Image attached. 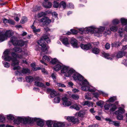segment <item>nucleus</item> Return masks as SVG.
<instances>
[{
	"label": "nucleus",
	"mask_w": 127,
	"mask_h": 127,
	"mask_svg": "<svg viewBox=\"0 0 127 127\" xmlns=\"http://www.w3.org/2000/svg\"><path fill=\"white\" fill-rule=\"evenodd\" d=\"M11 55L13 58L8 55L4 57V59L5 61H10L12 60V63L11 65L12 66L14 67L13 69L14 70L17 69H20V67L18 65L19 64V61L17 60V58H18L20 59H22L24 58V55H20L16 54L14 52H12L11 53Z\"/></svg>",
	"instance_id": "nucleus-1"
},
{
	"label": "nucleus",
	"mask_w": 127,
	"mask_h": 127,
	"mask_svg": "<svg viewBox=\"0 0 127 127\" xmlns=\"http://www.w3.org/2000/svg\"><path fill=\"white\" fill-rule=\"evenodd\" d=\"M13 34L12 31H8L5 32L4 34L0 33V42H1L6 39L7 38L9 37Z\"/></svg>",
	"instance_id": "nucleus-2"
},
{
	"label": "nucleus",
	"mask_w": 127,
	"mask_h": 127,
	"mask_svg": "<svg viewBox=\"0 0 127 127\" xmlns=\"http://www.w3.org/2000/svg\"><path fill=\"white\" fill-rule=\"evenodd\" d=\"M71 75H72V77L74 79L76 80H78L80 74L72 69L69 70L68 72L65 74V76L66 77H69Z\"/></svg>",
	"instance_id": "nucleus-3"
},
{
	"label": "nucleus",
	"mask_w": 127,
	"mask_h": 127,
	"mask_svg": "<svg viewBox=\"0 0 127 127\" xmlns=\"http://www.w3.org/2000/svg\"><path fill=\"white\" fill-rule=\"evenodd\" d=\"M46 38L42 36L41 39L37 41L38 44L42 47L41 50L43 52L47 50L48 49L44 40V39H45Z\"/></svg>",
	"instance_id": "nucleus-4"
},
{
	"label": "nucleus",
	"mask_w": 127,
	"mask_h": 127,
	"mask_svg": "<svg viewBox=\"0 0 127 127\" xmlns=\"http://www.w3.org/2000/svg\"><path fill=\"white\" fill-rule=\"evenodd\" d=\"M22 123L23 124H26L28 123H32L34 121H37V119L36 118H22Z\"/></svg>",
	"instance_id": "nucleus-5"
},
{
	"label": "nucleus",
	"mask_w": 127,
	"mask_h": 127,
	"mask_svg": "<svg viewBox=\"0 0 127 127\" xmlns=\"http://www.w3.org/2000/svg\"><path fill=\"white\" fill-rule=\"evenodd\" d=\"M63 105L64 106H69L71 104V102L69 100V98L67 96L63 97L62 99Z\"/></svg>",
	"instance_id": "nucleus-6"
},
{
	"label": "nucleus",
	"mask_w": 127,
	"mask_h": 127,
	"mask_svg": "<svg viewBox=\"0 0 127 127\" xmlns=\"http://www.w3.org/2000/svg\"><path fill=\"white\" fill-rule=\"evenodd\" d=\"M39 22L42 23L44 25H47L51 22V20L48 17H44L40 20Z\"/></svg>",
	"instance_id": "nucleus-7"
},
{
	"label": "nucleus",
	"mask_w": 127,
	"mask_h": 127,
	"mask_svg": "<svg viewBox=\"0 0 127 127\" xmlns=\"http://www.w3.org/2000/svg\"><path fill=\"white\" fill-rule=\"evenodd\" d=\"M96 32L94 33V35L97 37H99L101 36V32L105 29V28L103 27H101L99 29L96 28Z\"/></svg>",
	"instance_id": "nucleus-8"
},
{
	"label": "nucleus",
	"mask_w": 127,
	"mask_h": 127,
	"mask_svg": "<svg viewBox=\"0 0 127 127\" xmlns=\"http://www.w3.org/2000/svg\"><path fill=\"white\" fill-rule=\"evenodd\" d=\"M15 73L17 74H18L19 73L22 74H25L27 73H30V71L28 69L23 68L21 70L17 71L15 72Z\"/></svg>",
	"instance_id": "nucleus-9"
},
{
	"label": "nucleus",
	"mask_w": 127,
	"mask_h": 127,
	"mask_svg": "<svg viewBox=\"0 0 127 127\" xmlns=\"http://www.w3.org/2000/svg\"><path fill=\"white\" fill-rule=\"evenodd\" d=\"M67 120L71 122L73 124H78L79 123V121L78 119L75 118L73 117H68L66 119Z\"/></svg>",
	"instance_id": "nucleus-10"
},
{
	"label": "nucleus",
	"mask_w": 127,
	"mask_h": 127,
	"mask_svg": "<svg viewBox=\"0 0 127 127\" xmlns=\"http://www.w3.org/2000/svg\"><path fill=\"white\" fill-rule=\"evenodd\" d=\"M47 93H50V95L52 97H54L57 95L56 92L54 89L48 88L47 90Z\"/></svg>",
	"instance_id": "nucleus-11"
},
{
	"label": "nucleus",
	"mask_w": 127,
	"mask_h": 127,
	"mask_svg": "<svg viewBox=\"0 0 127 127\" xmlns=\"http://www.w3.org/2000/svg\"><path fill=\"white\" fill-rule=\"evenodd\" d=\"M81 48L85 50H88L92 47V45L90 44H81L80 45Z\"/></svg>",
	"instance_id": "nucleus-12"
},
{
	"label": "nucleus",
	"mask_w": 127,
	"mask_h": 127,
	"mask_svg": "<svg viewBox=\"0 0 127 127\" xmlns=\"http://www.w3.org/2000/svg\"><path fill=\"white\" fill-rule=\"evenodd\" d=\"M11 42L14 45H17L18 44V41L16 37L15 36L12 37L11 39Z\"/></svg>",
	"instance_id": "nucleus-13"
},
{
	"label": "nucleus",
	"mask_w": 127,
	"mask_h": 127,
	"mask_svg": "<svg viewBox=\"0 0 127 127\" xmlns=\"http://www.w3.org/2000/svg\"><path fill=\"white\" fill-rule=\"evenodd\" d=\"M70 43L72 46L74 48H77V42L76 39L75 38L72 39L70 42Z\"/></svg>",
	"instance_id": "nucleus-14"
},
{
	"label": "nucleus",
	"mask_w": 127,
	"mask_h": 127,
	"mask_svg": "<svg viewBox=\"0 0 127 127\" xmlns=\"http://www.w3.org/2000/svg\"><path fill=\"white\" fill-rule=\"evenodd\" d=\"M35 85L39 87H42L43 88H46V86L43 83L39 81H36L35 82Z\"/></svg>",
	"instance_id": "nucleus-15"
},
{
	"label": "nucleus",
	"mask_w": 127,
	"mask_h": 127,
	"mask_svg": "<svg viewBox=\"0 0 127 127\" xmlns=\"http://www.w3.org/2000/svg\"><path fill=\"white\" fill-rule=\"evenodd\" d=\"M50 58L46 55L43 56L42 58V60H40V61L44 65H46V64L44 62V61H47L48 62L50 61Z\"/></svg>",
	"instance_id": "nucleus-16"
},
{
	"label": "nucleus",
	"mask_w": 127,
	"mask_h": 127,
	"mask_svg": "<svg viewBox=\"0 0 127 127\" xmlns=\"http://www.w3.org/2000/svg\"><path fill=\"white\" fill-rule=\"evenodd\" d=\"M96 29L92 27H89L87 28L86 31L88 33H93L94 31H95L94 33L96 32Z\"/></svg>",
	"instance_id": "nucleus-17"
},
{
	"label": "nucleus",
	"mask_w": 127,
	"mask_h": 127,
	"mask_svg": "<svg viewBox=\"0 0 127 127\" xmlns=\"http://www.w3.org/2000/svg\"><path fill=\"white\" fill-rule=\"evenodd\" d=\"M70 70L69 69L68 67L66 66H63L61 70V72L62 73H65L64 75L65 76V74Z\"/></svg>",
	"instance_id": "nucleus-18"
},
{
	"label": "nucleus",
	"mask_w": 127,
	"mask_h": 127,
	"mask_svg": "<svg viewBox=\"0 0 127 127\" xmlns=\"http://www.w3.org/2000/svg\"><path fill=\"white\" fill-rule=\"evenodd\" d=\"M81 107V106L80 105L76 103L71 106L70 108H73L77 110H79L80 109Z\"/></svg>",
	"instance_id": "nucleus-19"
},
{
	"label": "nucleus",
	"mask_w": 127,
	"mask_h": 127,
	"mask_svg": "<svg viewBox=\"0 0 127 127\" xmlns=\"http://www.w3.org/2000/svg\"><path fill=\"white\" fill-rule=\"evenodd\" d=\"M85 114V113L84 111H80L79 112L76 113L75 116L78 117H83Z\"/></svg>",
	"instance_id": "nucleus-20"
},
{
	"label": "nucleus",
	"mask_w": 127,
	"mask_h": 127,
	"mask_svg": "<svg viewBox=\"0 0 127 127\" xmlns=\"http://www.w3.org/2000/svg\"><path fill=\"white\" fill-rule=\"evenodd\" d=\"M31 28L33 30V32L35 34L38 36V35H39V34H37V32H40V29H36V27H34L33 25L31 26Z\"/></svg>",
	"instance_id": "nucleus-21"
},
{
	"label": "nucleus",
	"mask_w": 127,
	"mask_h": 127,
	"mask_svg": "<svg viewBox=\"0 0 127 127\" xmlns=\"http://www.w3.org/2000/svg\"><path fill=\"white\" fill-rule=\"evenodd\" d=\"M82 103L83 105H87L89 107L92 106L93 105V103L92 102L88 101H85L83 102Z\"/></svg>",
	"instance_id": "nucleus-22"
},
{
	"label": "nucleus",
	"mask_w": 127,
	"mask_h": 127,
	"mask_svg": "<svg viewBox=\"0 0 127 127\" xmlns=\"http://www.w3.org/2000/svg\"><path fill=\"white\" fill-rule=\"evenodd\" d=\"M67 6L66 2L64 1H61L60 4V8H62L63 9H64L66 8Z\"/></svg>",
	"instance_id": "nucleus-23"
},
{
	"label": "nucleus",
	"mask_w": 127,
	"mask_h": 127,
	"mask_svg": "<svg viewBox=\"0 0 127 127\" xmlns=\"http://www.w3.org/2000/svg\"><path fill=\"white\" fill-rule=\"evenodd\" d=\"M43 6L46 8H50L52 6V3L50 2H44L43 3Z\"/></svg>",
	"instance_id": "nucleus-24"
},
{
	"label": "nucleus",
	"mask_w": 127,
	"mask_h": 127,
	"mask_svg": "<svg viewBox=\"0 0 127 127\" xmlns=\"http://www.w3.org/2000/svg\"><path fill=\"white\" fill-rule=\"evenodd\" d=\"M125 53L122 51H119L118 52L116 55V57L118 58H121L125 55Z\"/></svg>",
	"instance_id": "nucleus-25"
},
{
	"label": "nucleus",
	"mask_w": 127,
	"mask_h": 127,
	"mask_svg": "<svg viewBox=\"0 0 127 127\" xmlns=\"http://www.w3.org/2000/svg\"><path fill=\"white\" fill-rule=\"evenodd\" d=\"M104 57L108 59L111 60L112 59V58L111 57H114V56L110 55L109 53H104L103 54Z\"/></svg>",
	"instance_id": "nucleus-26"
},
{
	"label": "nucleus",
	"mask_w": 127,
	"mask_h": 127,
	"mask_svg": "<svg viewBox=\"0 0 127 127\" xmlns=\"http://www.w3.org/2000/svg\"><path fill=\"white\" fill-rule=\"evenodd\" d=\"M22 118L18 117L14 120V123L15 124L19 125L20 123H22Z\"/></svg>",
	"instance_id": "nucleus-27"
},
{
	"label": "nucleus",
	"mask_w": 127,
	"mask_h": 127,
	"mask_svg": "<svg viewBox=\"0 0 127 127\" xmlns=\"http://www.w3.org/2000/svg\"><path fill=\"white\" fill-rule=\"evenodd\" d=\"M62 42L64 44L67 46H69V44L68 42V39L67 38H65L63 39Z\"/></svg>",
	"instance_id": "nucleus-28"
},
{
	"label": "nucleus",
	"mask_w": 127,
	"mask_h": 127,
	"mask_svg": "<svg viewBox=\"0 0 127 127\" xmlns=\"http://www.w3.org/2000/svg\"><path fill=\"white\" fill-rule=\"evenodd\" d=\"M62 68V65L60 64H57L54 67V69L56 71H58L60 70Z\"/></svg>",
	"instance_id": "nucleus-29"
},
{
	"label": "nucleus",
	"mask_w": 127,
	"mask_h": 127,
	"mask_svg": "<svg viewBox=\"0 0 127 127\" xmlns=\"http://www.w3.org/2000/svg\"><path fill=\"white\" fill-rule=\"evenodd\" d=\"M125 111V110L121 107L119 108L118 111L116 112V113H118L119 114H123Z\"/></svg>",
	"instance_id": "nucleus-30"
},
{
	"label": "nucleus",
	"mask_w": 127,
	"mask_h": 127,
	"mask_svg": "<svg viewBox=\"0 0 127 127\" xmlns=\"http://www.w3.org/2000/svg\"><path fill=\"white\" fill-rule=\"evenodd\" d=\"M120 21L122 25H126L127 24V19L122 18L120 19Z\"/></svg>",
	"instance_id": "nucleus-31"
},
{
	"label": "nucleus",
	"mask_w": 127,
	"mask_h": 127,
	"mask_svg": "<svg viewBox=\"0 0 127 127\" xmlns=\"http://www.w3.org/2000/svg\"><path fill=\"white\" fill-rule=\"evenodd\" d=\"M31 66L32 67V70L34 71L39 70L41 69L40 67H35V65L34 63L31 64Z\"/></svg>",
	"instance_id": "nucleus-32"
},
{
	"label": "nucleus",
	"mask_w": 127,
	"mask_h": 127,
	"mask_svg": "<svg viewBox=\"0 0 127 127\" xmlns=\"http://www.w3.org/2000/svg\"><path fill=\"white\" fill-rule=\"evenodd\" d=\"M111 108L110 109V111L111 112L115 111L117 108V107L116 105L114 104H111Z\"/></svg>",
	"instance_id": "nucleus-33"
},
{
	"label": "nucleus",
	"mask_w": 127,
	"mask_h": 127,
	"mask_svg": "<svg viewBox=\"0 0 127 127\" xmlns=\"http://www.w3.org/2000/svg\"><path fill=\"white\" fill-rule=\"evenodd\" d=\"M92 52L96 54H98L100 51V50L98 48H94L92 49Z\"/></svg>",
	"instance_id": "nucleus-34"
},
{
	"label": "nucleus",
	"mask_w": 127,
	"mask_h": 127,
	"mask_svg": "<svg viewBox=\"0 0 127 127\" xmlns=\"http://www.w3.org/2000/svg\"><path fill=\"white\" fill-rule=\"evenodd\" d=\"M37 124L38 126L42 127L44 124V122L42 120H39L37 122Z\"/></svg>",
	"instance_id": "nucleus-35"
},
{
	"label": "nucleus",
	"mask_w": 127,
	"mask_h": 127,
	"mask_svg": "<svg viewBox=\"0 0 127 127\" xmlns=\"http://www.w3.org/2000/svg\"><path fill=\"white\" fill-rule=\"evenodd\" d=\"M26 79L27 81L28 82H32L33 80V78L31 76L27 77Z\"/></svg>",
	"instance_id": "nucleus-36"
},
{
	"label": "nucleus",
	"mask_w": 127,
	"mask_h": 127,
	"mask_svg": "<svg viewBox=\"0 0 127 127\" xmlns=\"http://www.w3.org/2000/svg\"><path fill=\"white\" fill-rule=\"evenodd\" d=\"M71 98L75 100H77L79 98V96L77 95L73 94L71 95Z\"/></svg>",
	"instance_id": "nucleus-37"
},
{
	"label": "nucleus",
	"mask_w": 127,
	"mask_h": 127,
	"mask_svg": "<svg viewBox=\"0 0 127 127\" xmlns=\"http://www.w3.org/2000/svg\"><path fill=\"white\" fill-rule=\"evenodd\" d=\"M13 50L16 52H19L22 51V50L21 48L18 47H15L13 49Z\"/></svg>",
	"instance_id": "nucleus-38"
},
{
	"label": "nucleus",
	"mask_w": 127,
	"mask_h": 127,
	"mask_svg": "<svg viewBox=\"0 0 127 127\" xmlns=\"http://www.w3.org/2000/svg\"><path fill=\"white\" fill-rule=\"evenodd\" d=\"M110 28L111 31L114 32L117 31L118 29L117 27L116 26H113L110 27Z\"/></svg>",
	"instance_id": "nucleus-39"
},
{
	"label": "nucleus",
	"mask_w": 127,
	"mask_h": 127,
	"mask_svg": "<svg viewBox=\"0 0 127 127\" xmlns=\"http://www.w3.org/2000/svg\"><path fill=\"white\" fill-rule=\"evenodd\" d=\"M122 43L121 42H114L112 44V46H115V47H118L121 45Z\"/></svg>",
	"instance_id": "nucleus-40"
},
{
	"label": "nucleus",
	"mask_w": 127,
	"mask_h": 127,
	"mask_svg": "<svg viewBox=\"0 0 127 127\" xmlns=\"http://www.w3.org/2000/svg\"><path fill=\"white\" fill-rule=\"evenodd\" d=\"M61 100L60 97H56L54 98V102L55 103H59Z\"/></svg>",
	"instance_id": "nucleus-41"
},
{
	"label": "nucleus",
	"mask_w": 127,
	"mask_h": 127,
	"mask_svg": "<svg viewBox=\"0 0 127 127\" xmlns=\"http://www.w3.org/2000/svg\"><path fill=\"white\" fill-rule=\"evenodd\" d=\"M41 7L38 6H36L33 7V9L32 10L33 12H35L40 10Z\"/></svg>",
	"instance_id": "nucleus-42"
},
{
	"label": "nucleus",
	"mask_w": 127,
	"mask_h": 127,
	"mask_svg": "<svg viewBox=\"0 0 127 127\" xmlns=\"http://www.w3.org/2000/svg\"><path fill=\"white\" fill-rule=\"evenodd\" d=\"M25 42L22 40H19L18 41V44L17 45L22 46L24 45Z\"/></svg>",
	"instance_id": "nucleus-43"
},
{
	"label": "nucleus",
	"mask_w": 127,
	"mask_h": 127,
	"mask_svg": "<svg viewBox=\"0 0 127 127\" xmlns=\"http://www.w3.org/2000/svg\"><path fill=\"white\" fill-rule=\"evenodd\" d=\"M53 6L54 8H57L60 7V4L57 2L54 1L53 3Z\"/></svg>",
	"instance_id": "nucleus-44"
},
{
	"label": "nucleus",
	"mask_w": 127,
	"mask_h": 127,
	"mask_svg": "<svg viewBox=\"0 0 127 127\" xmlns=\"http://www.w3.org/2000/svg\"><path fill=\"white\" fill-rule=\"evenodd\" d=\"M82 85L83 86H89V84L88 82L85 79L82 82Z\"/></svg>",
	"instance_id": "nucleus-45"
},
{
	"label": "nucleus",
	"mask_w": 127,
	"mask_h": 127,
	"mask_svg": "<svg viewBox=\"0 0 127 127\" xmlns=\"http://www.w3.org/2000/svg\"><path fill=\"white\" fill-rule=\"evenodd\" d=\"M111 124H112L116 126H119L120 124L119 122L116 121H112V122H111Z\"/></svg>",
	"instance_id": "nucleus-46"
},
{
	"label": "nucleus",
	"mask_w": 127,
	"mask_h": 127,
	"mask_svg": "<svg viewBox=\"0 0 127 127\" xmlns=\"http://www.w3.org/2000/svg\"><path fill=\"white\" fill-rule=\"evenodd\" d=\"M27 21V18L25 17H24L22 18L20 22L22 24H24Z\"/></svg>",
	"instance_id": "nucleus-47"
},
{
	"label": "nucleus",
	"mask_w": 127,
	"mask_h": 127,
	"mask_svg": "<svg viewBox=\"0 0 127 127\" xmlns=\"http://www.w3.org/2000/svg\"><path fill=\"white\" fill-rule=\"evenodd\" d=\"M117 99V98L116 96H113V97L110 98L108 101L110 102H113L115 101Z\"/></svg>",
	"instance_id": "nucleus-48"
},
{
	"label": "nucleus",
	"mask_w": 127,
	"mask_h": 127,
	"mask_svg": "<svg viewBox=\"0 0 127 127\" xmlns=\"http://www.w3.org/2000/svg\"><path fill=\"white\" fill-rule=\"evenodd\" d=\"M124 31L122 29H119L118 33L122 37L123 35L124 32Z\"/></svg>",
	"instance_id": "nucleus-49"
},
{
	"label": "nucleus",
	"mask_w": 127,
	"mask_h": 127,
	"mask_svg": "<svg viewBox=\"0 0 127 127\" xmlns=\"http://www.w3.org/2000/svg\"><path fill=\"white\" fill-rule=\"evenodd\" d=\"M10 53V50L9 49H6L4 52L3 54L4 57L8 56Z\"/></svg>",
	"instance_id": "nucleus-50"
},
{
	"label": "nucleus",
	"mask_w": 127,
	"mask_h": 127,
	"mask_svg": "<svg viewBox=\"0 0 127 127\" xmlns=\"http://www.w3.org/2000/svg\"><path fill=\"white\" fill-rule=\"evenodd\" d=\"M112 23L114 25L118 24L119 23V21L118 19H115L113 20L112 21Z\"/></svg>",
	"instance_id": "nucleus-51"
},
{
	"label": "nucleus",
	"mask_w": 127,
	"mask_h": 127,
	"mask_svg": "<svg viewBox=\"0 0 127 127\" xmlns=\"http://www.w3.org/2000/svg\"><path fill=\"white\" fill-rule=\"evenodd\" d=\"M44 37L45 38H46L45 39H44V40L45 41H46L47 43H49L50 41V40L49 38V37L46 35H43Z\"/></svg>",
	"instance_id": "nucleus-52"
},
{
	"label": "nucleus",
	"mask_w": 127,
	"mask_h": 127,
	"mask_svg": "<svg viewBox=\"0 0 127 127\" xmlns=\"http://www.w3.org/2000/svg\"><path fill=\"white\" fill-rule=\"evenodd\" d=\"M46 13L43 12H41L39 13L38 15L39 17H40L46 15Z\"/></svg>",
	"instance_id": "nucleus-53"
},
{
	"label": "nucleus",
	"mask_w": 127,
	"mask_h": 127,
	"mask_svg": "<svg viewBox=\"0 0 127 127\" xmlns=\"http://www.w3.org/2000/svg\"><path fill=\"white\" fill-rule=\"evenodd\" d=\"M89 86H83L81 87V89L84 91H87L88 89Z\"/></svg>",
	"instance_id": "nucleus-54"
},
{
	"label": "nucleus",
	"mask_w": 127,
	"mask_h": 127,
	"mask_svg": "<svg viewBox=\"0 0 127 127\" xmlns=\"http://www.w3.org/2000/svg\"><path fill=\"white\" fill-rule=\"evenodd\" d=\"M96 104L98 106L102 107L103 106V102L102 101H100L96 103Z\"/></svg>",
	"instance_id": "nucleus-55"
},
{
	"label": "nucleus",
	"mask_w": 127,
	"mask_h": 127,
	"mask_svg": "<svg viewBox=\"0 0 127 127\" xmlns=\"http://www.w3.org/2000/svg\"><path fill=\"white\" fill-rule=\"evenodd\" d=\"M111 104H106L105 105L104 107L105 109L106 110H108L111 107Z\"/></svg>",
	"instance_id": "nucleus-56"
},
{
	"label": "nucleus",
	"mask_w": 127,
	"mask_h": 127,
	"mask_svg": "<svg viewBox=\"0 0 127 127\" xmlns=\"http://www.w3.org/2000/svg\"><path fill=\"white\" fill-rule=\"evenodd\" d=\"M111 33V32L109 30H107L106 31L104 32L103 34L104 35L106 36L107 35Z\"/></svg>",
	"instance_id": "nucleus-57"
},
{
	"label": "nucleus",
	"mask_w": 127,
	"mask_h": 127,
	"mask_svg": "<svg viewBox=\"0 0 127 127\" xmlns=\"http://www.w3.org/2000/svg\"><path fill=\"white\" fill-rule=\"evenodd\" d=\"M46 124L48 127H52V122L50 121H48L46 122Z\"/></svg>",
	"instance_id": "nucleus-58"
},
{
	"label": "nucleus",
	"mask_w": 127,
	"mask_h": 127,
	"mask_svg": "<svg viewBox=\"0 0 127 127\" xmlns=\"http://www.w3.org/2000/svg\"><path fill=\"white\" fill-rule=\"evenodd\" d=\"M85 79L83 76L80 75L79 77L78 78V80L80 81H81L82 82Z\"/></svg>",
	"instance_id": "nucleus-59"
},
{
	"label": "nucleus",
	"mask_w": 127,
	"mask_h": 127,
	"mask_svg": "<svg viewBox=\"0 0 127 127\" xmlns=\"http://www.w3.org/2000/svg\"><path fill=\"white\" fill-rule=\"evenodd\" d=\"M7 117L8 119L10 120H13L14 119V117L11 115H7Z\"/></svg>",
	"instance_id": "nucleus-60"
},
{
	"label": "nucleus",
	"mask_w": 127,
	"mask_h": 127,
	"mask_svg": "<svg viewBox=\"0 0 127 127\" xmlns=\"http://www.w3.org/2000/svg\"><path fill=\"white\" fill-rule=\"evenodd\" d=\"M59 127H64L65 124L62 122H58Z\"/></svg>",
	"instance_id": "nucleus-61"
},
{
	"label": "nucleus",
	"mask_w": 127,
	"mask_h": 127,
	"mask_svg": "<svg viewBox=\"0 0 127 127\" xmlns=\"http://www.w3.org/2000/svg\"><path fill=\"white\" fill-rule=\"evenodd\" d=\"M3 64L4 65V66L5 67H9L10 66V64L7 62H5L3 63Z\"/></svg>",
	"instance_id": "nucleus-62"
},
{
	"label": "nucleus",
	"mask_w": 127,
	"mask_h": 127,
	"mask_svg": "<svg viewBox=\"0 0 127 127\" xmlns=\"http://www.w3.org/2000/svg\"><path fill=\"white\" fill-rule=\"evenodd\" d=\"M57 85L59 87H65L66 86L64 84L61 83H57Z\"/></svg>",
	"instance_id": "nucleus-63"
},
{
	"label": "nucleus",
	"mask_w": 127,
	"mask_h": 127,
	"mask_svg": "<svg viewBox=\"0 0 127 127\" xmlns=\"http://www.w3.org/2000/svg\"><path fill=\"white\" fill-rule=\"evenodd\" d=\"M117 118L119 120H121L123 118V116L122 115H118L117 117Z\"/></svg>",
	"instance_id": "nucleus-64"
}]
</instances>
